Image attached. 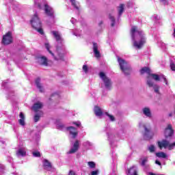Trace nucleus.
<instances>
[{
  "label": "nucleus",
  "mask_w": 175,
  "mask_h": 175,
  "mask_svg": "<svg viewBox=\"0 0 175 175\" xmlns=\"http://www.w3.org/2000/svg\"><path fill=\"white\" fill-rule=\"evenodd\" d=\"M52 35L54 36V38L56 40V42L59 43V46H56V55L50 50L51 49V46L49 42H45L44 46L45 49L47 50V51L51 54V55L55 59V61H64V58L65 55H66V48L64 45L62 44V42H64V39L61 36V34H59V32L53 31H51Z\"/></svg>",
  "instance_id": "nucleus-1"
},
{
  "label": "nucleus",
  "mask_w": 175,
  "mask_h": 175,
  "mask_svg": "<svg viewBox=\"0 0 175 175\" xmlns=\"http://www.w3.org/2000/svg\"><path fill=\"white\" fill-rule=\"evenodd\" d=\"M150 72L151 71L150 68H148V67H144L140 70L141 75H144V73H147L148 75H149L146 79V84L149 87V88H153L156 94H159V85L155 84L153 80H154L155 81H161V80H163V81L165 83V85H169V83H167V79H166L165 75L151 74Z\"/></svg>",
  "instance_id": "nucleus-2"
},
{
  "label": "nucleus",
  "mask_w": 175,
  "mask_h": 175,
  "mask_svg": "<svg viewBox=\"0 0 175 175\" xmlns=\"http://www.w3.org/2000/svg\"><path fill=\"white\" fill-rule=\"evenodd\" d=\"M131 35L134 47L137 50L142 49L146 43V35L142 29H139L137 26H132Z\"/></svg>",
  "instance_id": "nucleus-3"
},
{
  "label": "nucleus",
  "mask_w": 175,
  "mask_h": 175,
  "mask_svg": "<svg viewBox=\"0 0 175 175\" xmlns=\"http://www.w3.org/2000/svg\"><path fill=\"white\" fill-rule=\"evenodd\" d=\"M34 6L38 9L44 10L45 14L49 17L48 24H54L55 23V16H54V10L44 0H34Z\"/></svg>",
  "instance_id": "nucleus-4"
},
{
  "label": "nucleus",
  "mask_w": 175,
  "mask_h": 175,
  "mask_svg": "<svg viewBox=\"0 0 175 175\" xmlns=\"http://www.w3.org/2000/svg\"><path fill=\"white\" fill-rule=\"evenodd\" d=\"M31 23L33 28L36 29L38 33H40V35H43V33H44L43 32V29L42 28V22H40V19L39 18V16H38V14H34Z\"/></svg>",
  "instance_id": "nucleus-5"
},
{
  "label": "nucleus",
  "mask_w": 175,
  "mask_h": 175,
  "mask_svg": "<svg viewBox=\"0 0 175 175\" xmlns=\"http://www.w3.org/2000/svg\"><path fill=\"white\" fill-rule=\"evenodd\" d=\"M118 62L120 66V69H121L122 72H123V73H124V75L126 76H128V75H130L131 66H129L128 62H126V61H125L124 59H121L120 57L118 58Z\"/></svg>",
  "instance_id": "nucleus-6"
},
{
  "label": "nucleus",
  "mask_w": 175,
  "mask_h": 175,
  "mask_svg": "<svg viewBox=\"0 0 175 175\" xmlns=\"http://www.w3.org/2000/svg\"><path fill=\"white\" fill-rule=\"evenodd\" d=\"M99 76L103 83L105 89L108 90H111V85H113L111 79L109 78L103 72H100L99 73Z\"/></svg>",
  "instance_id": "nucleus-7"
},
{
  "label": "nucleus",
  "mask_w": 175,
  "mask_h": 175,
  "mask_svg": "<svg viewBox=\"0 0 175 175\" xmlns=\"http://www.w3.org/2000/svg\"><path fill=\"white\" fill-rule=\"evenodd\" d=\"M158 146L159 147L160 150L162 148H167L168 150H174L175 148V142L172 144H170L168 141L166 139H163L162 141H159L157 142Z\"/></svg>",
  "instance_id": "nucleus-8"
},
{
  "label": "nucleus",
  "mask_w": 175,
  "mask_h": 175,
  "mask_svg": "<svg viewBox=\"0 0 175 175\" xmlns=\"http://www.w3.org/2000/svg\"><path fill=\"white\" fill-rule=\"evenodd\" d=\"M13 42V38L12 37V32L8 31L5 36H3L2 43L3 44H10Z\"/></svg>",
  "instance_id": "nucleus-9"
},
{
  "label": "nucleus",
  "mask_w": 175,
  "mask_h": 175,
  "mask_svg": "<svg viewBox=\"0 0 175 175\" xmlns=\"http://www.w3.org/2000/svg\"><path fill=\"white\" fill-rule=\"evenodd\" d=\"M124 133L123 131H120V135L108 134V140L110 142L111 146L113 147V143L120 139V136Z\"/></svg>",
  "instance_id": "nucleus-10"
},
{
  "label": "nucleus",
  "mask_w": 175,
  "mask_h": 175,
  "mask_svg": "<svg viewBox=\"0 0 175 175\" xmlns=\"http://www.w3.org/2000/svg\"><path fill=\"white\" fill-rule=\"evenodd\" d=\"M66 131L69 132L70 135L72 139H76L77 137V135H79V131H77V129L74 126H68L66 128Z\"/></svg>",
  "instance_id": "nucleus-11"
},
{
  "label": "nucleus",
  "mask_w": 175,
  "mask_h": 175,
  "mask_svg": "<svg viewBox=\"0 0 175 175\" xmlns=\"http://www.w3.org/2000/svg\"><path fill=\"white\" fill-rule=\"evenodd\" d=\"M80 148V141L77 139L72 144V147L70 149L68 154H75V152H77L79 151V148Z\"/></svg>",
  "instance_id": "nucleus-12"
},
{
  "label": "nucleus",
  "mask_w": 175,
  "mask_h": 175,
  "mask_svg": "<svg viewBox=\"0 0 175 175\" xmlns=\"http://www.w3.org/2000/svg\"><path fill=\"white\" fill-rule=\"evenodd\" d=\"M144 131L145 133L144 134V137L145 140H151V139H152V136H154V133H151L150 129H148L146 126H144Z\"/></svg>",
  "instance_id": "nucleus-13"
},
{
  "label": "nucleus",
  "mask_w": 175,
  "mask_h": 175,
  "mask_svg": "<svg viewBox=\"0 0 175 175\" xmlns=\"http://www.w3.org/2000/svg\"><path fill=\"white\" fill-rule=\"evenodd\" d=\"M173 133H174V131L172 129V125L169 124L165 130V133H164L165 137L166 138L170 137L173 136Z\"/></svg>",
  "instance_id": "nucleus-14"
},
{
  "label": "nucleus",
  "mask_w": 175,
  "mask_h": 175,
  "mask_svg": "<svg viewBox=\"0 0 175 175\" xmlns=\"http://www.w3.org/2000/svg\"><path fill=\"white\" fill-rule=\"evenodd\" d=\"M42 107H43V103H40V102H37L36 103H34V105L32 107V110H33V111H35V113H38L39 111H40Z\"/></svg>",
  "instance_id": "nucleus-15"
},
{
  "label": "nucleus",
  "mask_w": 175,
  "mask_h": 175,
  "mask_svg": "<svg viewBox=\"0 0 175 175\" xmlns=\"http://www.w3.org/2000/svg\"><path fill=\"white\" fill-rule=\"evenodd\" d=\"M142 114L146 116L148 118H151L152 117V113H151V109L150 107H144L142 108Z\"/></svg>",
  "instance_id": "nucleus-16"
},
{
  "label": "nucleus",
  "mask_w": 175,
  "mask_h": 175,
  "mask_svg": "<svg viewBox=\"0 0 175 175\" xmlns=\"http://www.w3.org/2000/svg\"><path fill=\"white\" fill-rule=\"evenodd\" d=\"M93 51L96 58H99V57H100V53L99 52V46L95 42L93 43Z\"/></svg>",
  "instance_id": "nucleus-17"
},
{
  "label": "nucleus",
  "mask_w": 175,
  "mask_h": 175,
  "mask_svg": "<svg viewBox=\"0 0 175 175\" xmlns=\"http://www.w3.org/2000/svg\"><path fill=\"white\" fill-rule=\"evenodd\" d=\"M37 61L40 65H44V66H47V57L44 56L38 57L37 58Z\"/></svg>",
  "instance_id": "nucleus-18"
},
{
  "label": "nucleus",
  "mask_w": 175,
  "mask_h": 175,
  "mask_svg": "<svg viewBox=\"0 0 175 175\" xmlns=\"http://www.w3.org/2000/svg\"><path fill=\"white\" fill-rule=\"evenodd\" d=\"M16 155L18 157H25V155H27V150H25V148H19L16 151Z\"/></svg>",
  "instance_id": "nucleus-19"
},
{
  "label": "nucleus",
  "mask_w": 175,
  "mask_h": 175,
  "mask_svg": "<svg viewBox=\"0 0 175 175\" xmlns=\"http://www.w3.org/2000/svg\"><path fill=\"white\" fill-rule=\"evenodd\" d=\"M36 85L38 90H40V92H44V89H43V86L42 83H40V78H37L36 79Z\"/></svg>",
  "instance_id": "nucleus-20"
},
{
  "label": "nucleus",
  "mask_w": 175,
  "mask_h": 175,
  "mask_svg": "<svg viewBox=\"0 0 175 175\" xmlns=\"http://www.w3.org/2000/svg\"><path fill=\"white\" fill-rule=\"evenodd\" d=\"M43 117V111H39L38 112H36L33 120L34 122H38L40 120V118Z\"/></svg>",
  "instance_id": "nucleus-21"
},
{
  "label": "nucleus",
  "mask_w": 175,
  "mask_h": 175,
  "mask_svg": "<svg viewBox=\"0 0 175 175\" xmlns=\"http://www.w3.org/2000/svg\"><path fill=\"white\" fill-rule=\"evenodd\" d=\"M20 120H18V122L20 125L22 126H24L25 125V116H24V113L23 112H21L19 114Z\"/></svg>",
  "instance_id": "nucleus-22"
},
{
  "label": "nucleus",
  "mask_w": 175,
  "mask_h": 175,
  "mask_svg": "<svg viewBox=\"0 0 175 175\" xmlns=\"http://www.w3.org/2000/svg\"><path fill=\"white\" fill-rule=\"evenodd\" d=\"M94 113L97 117H101L103 114V111H102V109L99 108V107L96 106L94 109Z\"/></svg>",
  "instance_id": "nucleus-23"
},
{
  "label": "nucleus",
  "mask_w": 175,
  "mask_h": 175,
  "mask_svg": "<svg viewBox=\"0 0 175 175\" xmlns=\"http://www.w3.org/2000/svg\"><path fill=\"white\" fill-rule=\"evenodd\" d=\"M70 1L71 2V5L74 7V8L76 9V10H77L78 12H79L80 3L76 0H70Z\"/></svg>",
  "instance_id": "nucleus-24"
},
{
  "label": "nucleus",
  "mask_w": 175,
  "mask_h": 175,
  "mask_svg": "<svg viewBox=\"0 0 175 175\" xmlns=\"http://www.w3.org/2000/svg\"><path fill=\"white\" fill-rule=\"evenodd\" d=\"M148 162V158L145 157L142 159V162L140 163L141 166L144 167V169H148V167L150 166L147 163Z\"/></svg>",
  "instance_id": "nucleus-25"
},
{
  "label": "nucleus",
  "mask_w": 175,
  "mask_h": 175,
  "mask_svg": "<svg viewBox=\"0 0 175 175\" xmlns=\"http://www.w3.org/2000/svg\"><path fill=\"white\" fill-rule=\"evenodd\" d=\"M129 175H137V167L136 165H133L129 170Z\"/></svg>",
  "instance_id": "nucleus-26"
},
{
  "label": "nucleus",
  "mask_w": 175,
  "mask_h": 175,
  "mask_svg": "<svg viewBox=\"0 0 175 175\" xmlns=\"http://www.w3.org/2000/svg\"><path fill=\"white\" fill-rule=\"evenodd\" d=\"M124 4H120V6L118 7V15L119 17H120V16L122 15V13H124Z\"/></svg>",
  "instance_id": "nucleus-27"
},
{
  "label": "nucleus",
  "mask_w": 175,
  "mask_h": 175,
  "mask_svg": "<svg viewBox=\"0 0 175 175\" xmlns=\"http://www.w3.org/2000/svg\"><path fill=\"white\" fill-rule=\"evenodd\" d=\"M156 157L158 158H167V154L163 152H157L156 153Z\"/></svg>",
  "instance_id": "nucleus-28"
},
{
  "label": "nucleus",
  "mask_w": 175,
  "mask_h": 175,
  "mask_svg": "<svg viewBox=\"0 0 175 175\" xmlns=\"http://www.w3.org/2000/svg\"><path fill=\"white\" fill-rule=\"evenodd\" d=\"M44 167L46 170L51 169V164L50 163V162H49V161L45 159L44 160Z\"/></svg>",
  "instance_id": "nucleus-29"
},
{
  "label": "nucleus",
  "mask_w": 175,
  "mask_h": 175,
  "mask_svg": "<svg viewBox=\"0 0 175 175\" xmlns=\"http://www.w3.org/2000/svg\"><path fill=\"white\" fill-rule=\"evenodd\" d=\"M14 92L13 90H10L7 96V99H14Z\"/></svg>",
  "instance_id": "nucleus-30"
},
{
  "label": "nucleus",
  "mask_w": 175,
  "mask_h": 175,
  "mask_svg": "<svg viewBox=\"0 0 175 175\" xmlns=\"http://www.w3.org/2000/svg\"><path fill=\"white\" fill-rule=\"evenodd\" d=\"M93 144L90 141H85L83 143V146L86 148H90V147H92Z\"/></svg>",
  "instance_id": "nucleus-31"
},
{
  "label": "nucleus",
  "mask_w": 175,
  "mask_h": 175,
  "mask_svg": "<svg viewBox=\"0 0 175 175\" xmlns=\"http://www.w3.org/2000/svg\"><path fill=\"white\" fill-rule=\"evenodd\" d=\"M109 20L111 22V26L114 27V25H116V18L114 16L111 14H109Z\"/></svg>",
  "instance_id": "nucleus-32"
},
{
  "label": "nucleus",
  "mask_w": 175,
  "mask_h": 175,
  "mask_svg": "<svg viewBox=\"0 0 175 175\" xmlns=\"http://www.w3.org/2000/svg\"><path fill=\"white\" fill-rule=\"evenodd\" d=\"M148 150H149V152H154L155 151V146L154 145H148Z\"/></svg>",
  "instance_id": "nucleus-33"
},
{
  "label": "nucleus",
  "mask_w": 175,
  "mask_h": 175,
  "mask_svg": "<svg viewBox=\"0 0 175 175\" xmlns=\"http://www.w3.org/2000/svg\"><path fill=\"white\" fill-rule=\"evenodd\" d=\"M105 114L106 116H107V117H109L110 121H116V118H114V116H113L112 115L109 114L107 112H106Z\"/></svg>",
  "instance_id": "nucleus-34"
},
{
  "label": "nucleus",
  "mask_w": 175,
  "mask_h": 175,
  "mask_svg": "<svg viewBox=\"0 0 175 175\" xmlns=\"http://www.w3.org/2000/svg\"><path fill=\"white\" fill-rule=\"evenodd\" d=\"M57 129H59L60 131H64V129H65V126L62 124H59L57 125Z\"/></svg>",
  "instance_id": "nucleus-35"
},
{
  "label": "nucleus",
  "mask_w": 175,
  "mask_h": 175,
  "mask_svg": "<svg viewBox=\"0 0 175 175\" xmlns=\"http://www.w3.org/2000/svg\"><path fill=\"white\" fill-rule=\"evenodd\" d=\"M170 68L171 70H173L174 72H175V62L171 61L170 63Z\"/></svg>",
  "instance_id": "nucleus-36"
},
{
  "label": "nucleus",
  "mask_w": 175,
  "mask_h": 175,
  "mask_svg": "<svg viewBox=\"0 0 175 175\" xmlns=\"http://www.w3.org/2000/svg\"><path fill=\"white\" fill-rule=\"evenodd\" d=\"M88 165L91 167V169H94V167H95V163L93 161H89Z\"/></svg>",
  "instance_id": "nucleus-37"
},
{
  "label": "nucleus",
  "mask_w": 175,
  "mask_h": 175,
  "mask_svg": "<svg viewBox=\"0 0 175 175\" xmlns=\"http://www.w3.org/2000/svg\"><path fill=\"white\" fill-rule=\"evenodd\" d=\"M113 169L112 170V173L110 175H116V167H117V165H116V163H114L113 165Z\"/></svg>",
  "instance_id": "nucleus-38"
},
{
  "label": "nucleus",
  "mask_w": 175,
  "mask_h": 175,
  "mask_svg": "<svg viewBox=\"0 0 175 175\" xmlns=\"http://www.w3.org/2000/svg\"><path fill=\"white\" fill-rule=\"evenodd\" d=\"M83 70L85 73H88V66L87 65H83Z\"/></svg>",
  "instance_id": "nucleus-39"
},
{
  "label": "nucleus",
  "mask_w": 175,
  "mask_h": 175,
  "mask_svg": "<svg viewBox=\"0 0 175 175\" xmlns=\"http://www.w3.org/2000/svg\"><path fill=\"white\" fill-rule=\"evenodd\" d=\"M33 156H34L36 158H38L40 157V152H33Z\"/></svg>",
  "instance_id": "nucleus-40"
},
{
  "label": "nucleus",
  "mask_w": 175,
  "mask_h": 175,
  "mask_svg": "<svg viewBox=\"0 0 175 175\" xmlns=\"http://www.w3.org/2000/svg\"><path fill=\"white\" fill-rule=\"evenodd\" d=\"M160 1L161 2V3H163V5H169V1L167 0H160Z\"/></svg>",
  "instance_id": "nucleus-41"
},
{
  "label": "nucleus",
  "mask_w": 175,
  "mask_h": 175,
  "mask_svg": "<svg viewBox=\"0 0 175 175\" xmlns=\"http://www.w3.org/2000/svg\"><path fill=\"white\" fill-rule=\"evenodd\" d=\"M73 124L74 125H76V126H80L81 125V122H80L79 121L74 122Z\"/></svg>",
  "instance_id": "nucleus-42"
},
{
  "label": "nucleus",
  "mask_w": 175,
  "mask_h": 175,
  "mask_svg": "<svg viewBox=\"0 0 175 175\" xmlns=\"http://www.w3.org/2000/svg\"><path fill=\"white\" fill-rule=\"evenodd\" d=\"M153 18L155 20V21H158L159 20V16L157 14L153 15Z\"/></svg>",
  "instance_id": "nucleus-43"
},
{
  "label": "nucleus",
  "mask_w": 175,
  "mask_h": 175,
  "mask_svg": "<svg viewBox=\"0 0 175 175\" xmlns=\"http://www.w3.org/2000/svg\"><path fill=\"white\" fill-rule=\"evenodd\" d=\"M68 175H77V174H76V172H75L74 171L70 170Z\"/></svg>",
  "instance_id": "nucleus-44"
},
{
  "label": "nucleus",
  "mask_w": 175,
  "mask_h": 175,
  "mask_svg": "<svg viewBox=\"0 0 175 175\" xmlns=\"http://www.w3.org/2000/svg\"><path fill=\"white\" fill-rule=\"evenodd\" d=\"M159 46H160V47H163H163H165V43L160 42L159 43Z\"/></svg>",
  "instance_id": "nucleus-45"
},
{
  "label": "nucleus",
  "mask_w": 175,
  "mask_h": 175,
  "mask_svg": "<svg viewBox=\"0 0 175 175\" xmlns=\"http://www.w3.org/2000/svg\"><path fill=\"white\" fill-rule=\"evenodd\" d=\"M155 164H156V165H159V166H161V165H162V164L159 162V161H158V160H156V161H155Z\"/></svg>",
  "instance_id": "nucleus-46"
},
{
  "label": "nucleus",
  "mask_w": 175,
  "mask_h": 175,
  "mask_svg": "<svg viewBox=\"0 0 175 175\" xmlns=\"http://www.w3.org/2000/svg\"><path fill=\"white\" fill-rule=\"evenodd\" d=\"M70 22L72 23V24H75L76 23V21L75 18H72V19L70 20Z\"/></svg>",
  "instance_id": "nucleus-47"
},
{
  "label": "nucleus",
  "mask_w": 175,
  "mask_h": 175,
  "mask_svg": "<svg viewBox=\"0 0 175 175\" xmlns=\"http://www.w3.org/2000/svg\"><path fill=\"white\" fill-rule=\"evenodd\" d=\"M2 173H3V168L0 167V174H2Z\"/></svg>",
  "instance_id": "nucleus-48"
},
{
  "label": "nucleus",
  "mask_w": 175,
  "mask_h": 175,
  "mask_svg": "<svg viewBox=\"0 0 175 175\" xmlns=\"http://www.w3.org/2000/svg\"><path fill=\"white\" fill-rule=\"evenodd\" d=\"M53 96H56L57 98H58L59 96L57 94H52L51 97L53 98Z\"/></svg>",
  "instance_id": "nucleus-49"
},
{
  "label": "nucleus",
  "mask_w": 175,
  "mask_h": 175,
  "mask_svg": "<svg viewBox=\"0 0 175 175\" xmlns=\"http://www.w3.org/2000/svg\"><path fill=\"white\" fill-rule=\"evenodd\" d=\"M6 81H3V83H2V87H5V85L6 84Z\"/></svg>",
  "instance_id": "nucleus-50"
},
{
  "label": "nucleus",
  "mask_w": 175,
  "mask_h": 175,
  "mask_svg": "<svg viewBox=\"0 0 175 175\" xmlns=\"http://www.w3.org/2000/svg\"><path fill=\"white\" fill-rule=\"evenodd\" d=\"M102 24H103V22L100 21V22L98 23V25L101 26Z\"/></svg>",
  "instance_id": "nucleus-51"
},
{
  "label": "nucleus",
  "mask_w": 175,
  "mask_h": 175,
  "mask_svg": "<svg viewBox=\"0 0 175 175\" xmlns=\"http://www.w3.org/2000/svg\"><path fill=\"white\" fill-rule=\"evenodd\" d=\"M173 36H174V38H175V29H174Z\"/></svg>",
  "instance_id": "nucleus-52"
},
{
  "label": "nucleus",
  "mask_w": 175,
  "mask_h": 175,
  "mask_svg": "<svg viewBox=\"0 0 175 175\" xmlns=\"http://www.w3.org/2000/svg\"><path fill=\"white\" fill-rule=\"evenodd\" d=\"M169 117H172V113H170V114H169Z\"/></svg>",
  "instance_id": "nucleus-53"
},
{
  "label": "nucleus",
  "mask_w": 175,
  "mask_h": 175,
  "mask_svg": "<svg viewBox=\"0 0 175 175\" xmlns=\"http://www.w3.org/2000/svg\"><path fill=\"white\" fill-rule=\"evenodd\" d=\"M12 159H11L10 162H12Z\"/></svg>",
  "instance_id": "nucleus-54"
},
{
  "label": "nucleus",
  "mask_w": 175,
  "mask_h": 175,
  "mask_svg": "<svg viewBox=\"0 0 175 175\" xmlns=\"http://www.w3.org/2000/svg\"><path fill=\"white\" fill-rule=\"evenodd\" d=\"M75 36H77V34H75Z\"/></svg>",
  "instance_id": "nucleus-55"
}]
</instances>
